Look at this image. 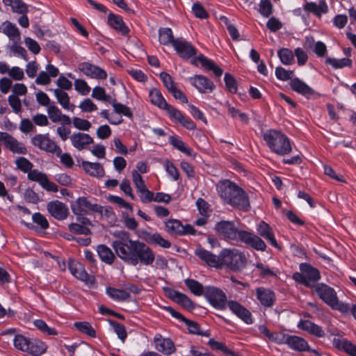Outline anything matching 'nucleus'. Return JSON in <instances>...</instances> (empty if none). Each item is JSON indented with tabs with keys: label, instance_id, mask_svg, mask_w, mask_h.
<instances>
[{
	"label": "nucleus",
	"instance_id": "nucleus-2",
	"mask_svg": "<svg viewBox=\"0 0 356 356\" xmlns=\"http://www.w3.org/2000/svg\"><path fill=\"white\" fill-rule=\"evenodd\" d=\"M219 196L229 205L243 211L250 210L249 196L236 183L229 179L221 181L217 186Z\"/></svg>",
	"mask_w": 356,
	"mask_h": 356
},
{
	"label": "nucleus",
	"instance_id": "nucleus-46",
	"mask_svg": "<svg viewBox=\"0 0 356 356\" xmlns=\"http://www.w3.org/2000/svg\"><path fill=\"white\" fill-rule=\"evenodd\" d=\"M2 1L6 6H10L14 13L24 14L28 12L26 3L22 0H2Z\"/></svg>",
	"mask_w": 356,
	"mask_h": 356
},
{
	"label": "nucleus",
	"instance_id": "nucleus-1",
	"mask_svg": "<svg viewBox=\"0 0 356 356\" xmlns=\"http://www.w3.org/2000/svg\"><path fill=\"white\" fill-rule=\"evenodd\" d=\"M118 240L112 243V247L118 257L129 265L136 266L140 263L151 266L155 260V253L147 243L139 240H132L130 234L121 232Z\"/></svg>",
	"mask_w": 356,
	"mask_h": 356
},
{
	"label": "nucleus",
	"instance_id": "nucleus-11",
	"mask_svg": "<svg viewBox=\"0 0 356 356\" xmlns=\"http://www.w3.org/2000/svg\"><path fill=\"white\" fill-rule=\"evenodd\" d=\"M163 309L168 312L172 316V317L179 320L180 322L185 323L190 334L205 337H208L209 335L207 331H202L201 330L198 323L188 319L172 307L165 306L163 307Z\"/></svg>",
	"mask_w": 356,
	"mask_h": 356
},
{
	"label": "nucleus",
	"instance_id": "nucleus-36",
	"mask_svg": "<svg viewBox=\"0 0 356 356\" xmlns=\"http://www.w3.org/2000/svg\"><path fill=\"white\" fill-rule=\"evenodd\" d=\"M98 256L102 261L106 264L111 265L113 264L115 256L111 248L106 245H99L97 247Z\"/></svg>",
	"mask_w": 356,
	"mask_h": 356
},
{
	"label": "nucleus",
	"instance_id": "nucleus-52",
	"mask_svg": "<svg viewBox=\"0 0 356 356\" xmlns=\"http://www.w3.org/2000/svg\"><path fill=\"white\" fill-rule=\"evenodd\" d=\"M224 81L226 89L232 94H236L238 90V83L233 75L225 73Z\"/></svg>",
	"mask_w": 356,
	"mask_h": 356
},
{
	"label": "nucleus",
	"instance_id": "nucleus-22",
	"mask_svg": "<svg viewBox=\"0 0 356 356\" xmlns=\"http://www.w3.org/2000/svg\"><path fill=\"white\" fill-rule=\"evenodd\" d=\"M79 69L85 75L92 79H106L107 78V73L104 69L88 62L80 63Z\"/></svg>",
	"mask_w": 356,
	"mask_h": 356
},
{
	"label": "nucleus",
	"instance_id": "nucleus-64",
	"mask_svg": "<svg viewBox=\"0 0 356 356\" xmlns=\"http://www.w3.org/2000/svg\"><path fill=\"white\" fill-rule=\"evenodd\" d=\"M190 356H213L203 346L191 345L189 350Z\"/></svg>",
	"mask_w": 356,
	"mask_h": 356
},
{
	"label": "nucleus",
	"instance_id": "nucleus-26",
	"mask_svg": "<svg viewBox=\"0 0 356 356\" xmlns=\"http://www.w3.org/2000/svg\"><path fill=\"white\" fill-rule=\"evenodd\" d=\"M143 238L147 244L159 245L163 248H169L171 247V243L163 238L161 234L158 232L151 233L146 230L142 231Z\"/></svg>",
	"mask_w": 356,
	"mask_h": 356
},
{
	"label": "nucleus",
	"instance_id": "nucleus-41",
	"mask_svg": "<svg viewBox=\"0 0 356 356\" xmlns=\"http://www.w3.org/2000/svg\"><path fill=\"white\" fill-rule=\"evenodd\" d=\"M5 147L15 154H26L28 152L26 146L22 143L19 142L12 135L8 140H7Z\"/></svg>",
	"mask_w": 356,
	"mask_h": 356
},
{
	"label": "nucleus",
	"instance_id": "nucleus-25",
	"mask_svg": "<svg viewBox=\"0 0 356 356\" xmlns=\"http://www.w3.org/2000/svg\"><path fill=\"white\" fill-rule=\"evenodd\" d=\"M107 22L108 26L120 33L122 35L127 36L129 35L130 29L125 24L120 15L110 12L108 15Z\"/></svg>",
	"mask_w": 356,
	"mask_h": 356
},
{
	"label": "nucleus",
	"instance_id": "nucleus-55",
	"mask_svg": "<svg viewBox=\"0 0 356 356\" xmlns=\"http://www.w3.org/2000/svg\"><path fill=\"white\" fill-rule=\"evenodd\" d=\"M259 13L264 17H269L273 13V5L270 0H261L259 3Z\"/></svg>",
	"mask_w": 356,
	"mask_h": 356
},
{
	"label": "nucleus",
	"instance_id": "nucleus-61",
	"mask_svg": "<svg viewBox=\"0 0 356 356\" xmlns=\"http://www.w3.org/2000/svg\"><path fill=\"white\" fill-rule=\"evenodd\" d=\"M176 302L185 309H188L189 310L195 309V304L193 300L184 293H181L180 294Z\"/></svg>",
	"mask_w": 356,
	"mask_h": 356
},
{
	"label": "nucleus",
	"instance_id": "nucleus-6",
	"mask_svg": "<svg viewBox=\"0 0 356 356\" xmlns=\"http://www.w3.org/2000/svg\"><path fill=\"white\" fill-rule=\"evenodd\" d=\"M214 229L223 238L236 242H239L241 233L244 232L238 228V222L234 220L218 222L215 225Z\"/></svg>",
	"mask_w": 356,
	"mask_h": 356
},
{
	"label": "nucleus",
	"instance_id": "nucleus-9",
	"mask_svg": "<svg viewBox=\"0 0 356 356\" xmlns=\"http://www.w3.org/2000/svg\"><path fill=\"white\" fill-rule=\"evenodd\" d=\"M33 146L38 147L46 152L56 154L59 156L62 152L61 148L49 137V134H38L31 138Z\"/></svg>",
	"mask_w": 356,
	"mask_h": 356
},
{
	"label": "nucleus",
	"instance_id": "nucleus-23",
	"mask_svg": "<svg viewBox=\"0 0 356 356\" xmlns=\"http://www.w3.org/2000/svg\"><path fill=\"white\" fill-rule=\"evenodd\" d=\"M257 232L258 235L266 240L273 247L280 250L281 247L279 245L273 232V228L265 221L261 220L257 225Z\"/></svg>",
	"mask_w": 356,
	"mask_h": 356
},
{
	"label": "nucleus",
	"instance_id": "nucleus-31",
	"mask_svg": "<svg viewBox=\"0 0 356 356\" xmlns=\"http://www.w3.org/2000/svg\"><path fill=\"white\" fill-rule=\"evenodd\" d=\"M299 268L304 273L305 279L309 283L315 284L321 279L319 270L309 263H301Z\"/></svg>",
	"mask_w": 356,
	"mask_h": 356
},
{
	"label": "nucleus",
	"instance_id": "nucleus-28",
	"mask_svg": "<svg viewBox=\"0 0 356 356\" xmlns=\"http://www.w3.org/2000/svg\"><path fill=\"white\" fill-rule=\"evenodd\" d=\"M195 254L208 266L220 268V254L217 256L209 250L200 248L196 249Z\"/></svg>",
	"mask_w": 356,
	"mask_h": 356
},
{
	"label": "nucleus",
	"instance_id": "nucleus-34",
	"mask_svg": "<svg viewBox=\"0 0 356 356\" xmlns=\"http://www.w3.org/2000/svg\"><path fill=\"white\" fill-rule=\"evenodd\" d=\"M149 98L150 102L160 109L165 110L169 105L158 88H153L149 90Z\"/></svg>",
	"mask_w": 356,
	"mask_h": 356
},
{
	"label": "nucleus",
	"instance_id": "nucleus-62",
	"mask_svg": "<svg viewBox=\"0 0 356 356\" xmlns=\"http://www.w3.org/2000/svg\"><path fill=\"white\" fill-rule=\"evenodd\" d=\"M75 90L82 95H86L89 93L90 88L86 81L83 79H76L74 81Z\"/></svg>",
	"mask_w": 356,
	"mask_h": 356
},
{
	"label": "nucleus",
	"instance_id": "nucleus-35",
	"mask_svg": "<svg viewBox=\"0 0 356 356\" xmlns=\"http://www.w3.org/2000/svg\"><path fill=\"white\" fill-rule=\"evenodd\" d=\"M46 350L47 346L44 342L37 339H31L26 353L32 356H40Z\"/></svg>",
	"mask_w": 356,
	"mask_h": 356
},
{
	"label": "nucleus",
	"instance_id": "nucleus-24",
	"mask_svg": "<svg viewBox=\"0 0 356 356\" xmlns=\"http://www.w3.org/2000/svg\"><path fill=\"white\" fill-rule=\"evenodd\" d=\"M297 327L298 329L318 338L324 337L325 335L322 327L309 320L300 319L298 323Z\"/></svg>",
	"mask_w": 356,
	"mask_h": 356
},
{
	"label": "nucleus",
	"instance_id": "nucleus-39",
	"mask_svg": "<svg viewBox=\"0 0 356 356\" xmlns=\"http://www.w3.org/2000/svg\"><path fill=\"white\" fill-rule=\"evenodd\" d=\"M159 40L160 44L165 46L171 45L175 42L172 31L168 27H161L159 29Z\"/></svg>",
	"mask_w": 356,
	"mask_h": 356
},
{
	"label": "nucleus",
	"instance_id": "nucleus-14",
	"mask_svg": "<svg viewBox=\"0 0 356 356\" xmlns=\"http://www.w3.org/2000/svg\"><path fill=\"white\" fill-rule=\"evenodd\" d=\"M68 269L70 273L77 280L90 285L95 284V277L93 275H90L86 270L84 266L80 262L70 259Z\"/></svg>",
	"mask_w": 356,
	"mask_h": 356
},
{
	"label": "nucleus",
	"instance_id": "nucleus-43",
	"mask_svg": "<svg viewBox=\"0 0 356 356\" xmlns=\"http://www.w3.org/2000/svg\"><path fill=\"white\" fill-rule=\"evenodd\" d=\"M54 93L58 102L63 108L71 111H74L75 106L74 104H70V97L66 92L60 89H54Z\"/></svg>",
	"mask_w": 356,
	"mask_h": 356
},
{
	"label": "nucleus",
	"instance_id": "nucleus-15",
	"mask_svg": "<svg viewBox=\"0 0 356 356\" xmlns=\"http://www.w3.org/2000/svg\"><path fill=\"white\" fill-rule=\"evenodd\" d=\"M314 289L318 298L330 307H333L335 301L337 300L338 296L336 291L329 285L325 283H317L314 284Z\"/></svg>",
	"mask_w": 356,
	"mask_h": 356
},
{
	"label": "nucleus",
	"instance_id": "nucleus-3",
	"mask_svg": "<svg viewBox=\"0 0 356 356\" xmlns=\"http://www.w3.org/2000/svg\"><path fill=\"white\" fill-rule=\"evenodd\" d=\"M263 140L270 150L279 156L289 155L292 152L289 138L282 131L277 129H267L262 134Z\"/></svg>",
	"mask_w": 356,
	"mask_h": 356
},
{
	"label": "nucleus",
	"instance_id": "nucleus-44",
	"mask_svg": "<svg viewBox=\"0 0 356 356\" xmlns=\"http://www.w3.org/2000/svg\"><path fill=\"white\" fill-rule=\"evenodd\" d=\"M199 62L201 63L202 67H205L208 70L212 71L216 77H220L222 76L223 73L222 69L217 66L212 60L208 58L202 54H200Z\"/></svg>",
	"mask_w": 356,
	"mask_h": 356
},
{
	"label": "nucleus",
	"instance_id": "nucleus-10",
	"mask_svg": "<svg viewBox=\"0 0 356 356\" xmlns=\"http://www.w3.org/2000/svg\"><path fill=\"white\" fill-rule=\"evenodd\" d=\"M165 231L172 236L195 235L196 230L191 225H184L179 220L168 219L164 222Z\"/></svg>",
	"mask_w": 356,
	"mask_h": 356
},
{
	"label": "nucleus",
	"instance_id": "nucleus-48",
	"mask_svg": "<svg viewBox=\"0 0 356 356\" xmlns=\"http://www.w3.org/2000/svg\"><path fill=\"white\" fill-rule=\"evenodd\" d=\"M108 321L118 335V339L124 343L127 338V332L125 326L111 319H108Z\"/></svg>",
	"mask_w": 356,
	"mask_h": 356
},
{
	"label": "nucleus",
	"instance_id": "nucleus-18",
	"mask_svg": "<svg viewBox=\"0 0 356 356\" xmlns=\"http://www.w3.org/2000/svg\"><path fill=\"white\" fill-rule=\"evenodd\" d=\"M239 242L243 243L248 247H250L257 251L263 252L266 249V244L259 235L245 230L241 233Z\"/></svg>",
	"mask_w": 356,
	"mask_h": 356
},
{
	"label": "nucleus",
	"instance_id": "nucleus-38",
	"mask_svg": "<svg viewBox=\"0 0 356 356\" xmlns=\"http://www.w3.org/2000/svg\"><path fill=\"white\" fill-rule=\"evenodd\" d=\"M169 143L175 149L185 154L187 156H192V149L186 145L179 136H170Z\"/></svg>",
	"mask_w": 356,
	"mask_h": 356
},
{
	"label": "nucleus",
	"instance_id": "nucleus-29",
	"mask_svg": "<svg viewBox=\"0 0 356 356\" xmlns=\"http://www.w3.org/2000/svg\"><path fill=\"white\" fill-rule=\"evenodd\" d=\"M72 145L79 150L86 148L88 145L94 143L93 138L88 134L74 133L70 137Z\"/></svg>",
	"mask_w": 356,
	"mask_h": 356
},
{
	"label": "nucleus",
	"instance_id": "nucleus-50",
	"mask_svg": "<svg viewBox=\"0 0 356 356\" xmlns=\"http://www.w3.org/2000/svg\"><path fill=\"white\" fill-rule=\"evenodd\" d=\"M277 56L282 63L285 65L292 64L294 59L293 51L288 48H282L278 50Z\"/></svg>",
	"mask_w": 356,
	"mask_h": 356
},
{
	"label": "nucleus",
	"instance_id": "nucleus-17",
	"mask_svg": "<svg viewBox=\"0 0 356 356\" xmlns=\"http://www.w3.org/2000/svg\"><path fill=\"white\" fill-rule=\"evenodd\" d=\"M255 296L260 305L265 308H271L276 302V294L270 288L264 286L256 288Z\"/></svg>",
	"mask_w": 356,
	"mask_h": 356
},
{
	"label": "nucleus",
	"instance_id": "nucleus-20",
	"mask_svg": "<svg viewBox=\"0 0 356 356\" xmlns=\"http://www.w3.org/2000/svg\"><path fill=\"white\" fill-rule=\"evenodd\" d=\"M228 307L233 314L245 323L251 325L254 323V318L251 312L238 302L229 300L228 302Z\"/></svg>",
	"mask_w": 356,
	"mask_h": 356
},
{
	"label": "nucleus",
	"instance_id": "nucleus-13",
	"mask_svg": "<svg viewBox=\"0 0 356 356\" xmlns=\"http://www.w3.org/2000/svg\"><path fill=\"white\" fill-rule=\"evenodd\" d=\"M164 111H166L172 121L179 123L185 129L190 131H193L196 129V124L185 113L173 106L169 104Z\"/></svg>",
	"mask_w": 356,
	"mask_h": 356
},
{
	"label": "nucleus",
	"instance_id": "nucleus-12",
	"mask_svg": "<svg viewBox=\"0 0 356 356\" xmlns=\"http://www.w3.org/2000/svg\"><path fill=\"white\" fill-rule=\"evenodd\" d=\"M283 343H286L288 347L296 352H308L319 355L317 350L311 348L308 341L302 337L298 335H286Z\"/></svg>",
	"mask_w": 356,
	"mask_h": 356
},
{
	"label": "nucleus",
	"instance_id": "nucleus-8",
	"mask_svg": "<svg viewBox=\"0 0 356 356\" xmlns=\"http://www.w3.org/2000/svg\"><path fill=\"white\" fill-rule=\"evenodd\" d=\"M71 209L76 216H84L92 212L103 214V207L91 203L86 197H78L74 202L72 203Z\"/></svg>",
	"mask_w": 356,
	"mask_h": 356
},
{
	"label": "nucleus",
	"instance_id": "nucleus-51",
	"mask_svg": "<svg viewBox=\"0 0 356 356\" xmlns=\"http://www.w3.org/2000/svg\"><path fill=\"white\" fill-rule=\"evenodd\" d=\"M31 338L26 337L22 334H16L13 339V343L17 350L26 352Z\"/></svg>",
	"mask_w": 356,
	"mask_h": 356
},
{
	"label": "nucleus",
	"instance_id": "nucleus-5",
	"mask_svg": "<svg viewBox=\"0 0 356 356\" xmlns=\"http://www.w3.org/2000/svg\"><path fill=\"white\" fill-rule=\"evenodd\" d=\"M246 261L245 254L237 249H223L220 252V268L225 266L232 271H241Z\"/></svg>",
	"mask_w": 356,
	"mask_h": 356
},
{
	"label": "nucleus",
	"instance_id": "nucleus-53",
	"mask_svg": "<svg viewBox=\"0 0 356 356\" xmlns=\"http://www.w3.org/2000/svg\"><path fill=\"white\" fill-rule=\"evenodd\" d=\"M255 268L259 271V276L261 278H268L275 276V273L270 268L261 262H257L255 265Z\"/></svg>",
	"mask_w": 356,
	"mask_h": 356
},
{
	"label": "nucleus",
	"instance_id": "nucleus-63",
	"mask_svg": "<svg viewBox=\"0 0 356 356\" xmlns=\"http://www.w3.org/2000/svg\"><path fill=\"white\" fill-rule=\"evenodd\" d=\"M196 205L199 213L202 216H209L210 210L209 204L202 198H198L196 201Z\"/></svg>",
	"mask_w": 356,
	"mask_h": 356
},
{
	"label": "nucleus",
	"instance_id": "nucleus-40",
	"mask_svg": "<svg viewBox=\"0 0 356 356\" xmlns=\"http://www.w3.org/2000/svg\"><path fill=\"white\" fill-rule=\"evenodd\" d=\"M184 284L191 293L196 296H204L206 286H204L200 282L194 279L187 278L184 280Z\"/></svg>",
	"mask_w": 356,
	"mask_h": 356
},
{
	"label": "nucleus",
	"instance_id": "nucleus-56",
	"mask_svg": "<svg viewBox=\"0 0 356 356\" xmlns=\"http://www.w3.org/2000/svg\"><path fill=\"white\" fill-rule=\"evenodd\" d=\"M192 11L194 15L202 19L209 17V13L200 2H195L192 6Z\"/></svg>",
	"mask_w": 356,
	"mask_h": 356
},
{
	"label": "nucleus",
	"instance_id": "nucleus-27",
	"mask_svg": "<svg viewBox=\"0 0 356 356\" xmlns=\"http://www.w3.org/2000/svg\"><path fill=\"white\" fill-rule=\"evenodd\" d=\"M155 348L165 355H170L176 350L174 342L170 338L154 337Z\"/></svg>",
	"mask_w": 356,
	"mask_h": 356
},
{
	"label": "nucleus",
	"instance_id": "nucleus-42",
	"mask_svg": "<svg viewBox=\"0 0 356 356\" xmlns=\"http://www.w3.org/2000/svg\"><path fill=\"white\" fill-rule=\"evenodd\" d=\"M106 294L115 301H125L130 297V293L124 289H118L111 286L106 288Z\"/></svg>",
	"mask_w": 356,
	"mask_h": 356
},
{
	"label": "nucleus",
	"instance_id": "nucleus-21",
	"mask_svg": "<svg viewBox=\"0 0 356 356\" xmlns=\"http://www.w3.org/2000/svg\"><path fill=\"white\" fill-rule=\"evenodd\" d=\"M47 209L49 214L58 220H65L69 213L67 205L58 200H52L47 203Z\"/></svg>",
	"mask_w": 356,
	"mask_h": 356
},
{
	"label": "nucleus",
	"instance_id": "nucleus-33",
	"mask_svg": "<svg viewBox=\"0 0 356 356\" xmlns=\"http://www.w3.org/2000/svg\"><path fill=\"white\" fill-rule=\"evenodd\" d=\"M305 11L311 13L318 17H321L323 13H327L328 6L324 0L320 1L319 4L314 2H306L303 6Z\"/></svg>",
	"mask_w": 356,
	"mask_h": 356
},
{
	"label": "nucleus",
	"instance_id": "nucleus-49",
	"mask_svg": "<svg viewBox=\"0 0 356 356\" xmlns=\"http://www.w3.org/2000/svg\"><path fill=\"white\" fill-rule=\"evenodd\" d=\"M74 327L79 332L87 334L88 336L90 337H96V331L92 327V325L86 321H82V322H75L74 323Z\"/></svg>",
	"mask_w": 356,
	"mask_h": 356
},
{
	"label": "nucleus",
	"instance_id": "nucleus-37",
	"mask_svg": "<svg viewBox=\"0 0 356 356\" xmlns=\"http://www.w3.org/2000/svg\"><path fill=\"white\" fill-rule=\"evenodd\" d=\"M2 32L6 35L10 40H13L14 43H17L20 40V32L15 24L9 21H6L3 23Z\"/></svg>",
	"mask_w": 356,
	"mask_h": 356
},
{
	"label": "nucleus",
	"instance_id": "nucleus-32",
	"mask_svg": "<svg viewBox=\"0 0 356 356\" xmlns=\"http://www.w3.org/2000/svg\"><path fill=\"white\" fill-rule=\"evenodd\" d=\"M81 167L88 175L95 177H102L104 175V169L99 163H92L87 161L81 162Z\"/></svg>",
	"mask_w": 356,
	"mask_h": 356
},
{
	"label": "nucleus",
	"instance_id": "nucleus-19",
	"mask_svg": "<svg viewBox=\"0 0 356 356\" xmlns=\"http://www.w3.org/2000/svg\"><path fill=\"white\" fill-rule=\"evenodd\" d=\"M188 79L191 84L200 93H210L216 88L213 81L203 75L196 74Z\"/></svg>",
	"mask_w": 356,
	"mask_h": 356
},
{
	"label": "nucleus",
	"instance_id": "nucleus-47",
	"mask_svg": "<svg viewBox=\"0 0 356 356\" xmlns=\"http://www.w3.org/2000/svg\"><path fill=\"white\" fill-rule=\"evenodd\" d=\"M111 105L113 107L114 112L117 114L125 116L128 118H133V113L129 107L127 106L117 102L116 99H113L111 102Z\"/></svg>",
	"mask_w": 356,
	"mask_h": 356
},
{
	"label": "nucleus",
	"instance_id": "nucleus-16",
	"mask_svg": "<svg viewBox=\"0 0 356 356\" xmlns=\"http://www.w3.org/2000/svg\"><path fill=\"white\" fill-rule=\"evenodd\" d=\"M172 47L177 55L184 60H188L197 54V49L183 38H176L175 42L172 44Z\"/></svg>",
	"mask_w": 356,
	"mask_h": 356
},
{
	"label": "nucleus",
	"instance_id": "nucleus-54",
	"mask_svg": "<svg viewBox=\"0 0 356 356\" xmlns=\"http://www.w3.org/2000/svg\"><path fill=\"white\" fill-rule=\"evenodd\" d=\"M17 168L24 173H28L33 168V163L26 158L20 156L15 160Z\"/></svg>",
	"mask_w": 356,
	"mask_h": 356
},
{
	"label": "nucleus",
	"instance_id": "nucleus-60",
	"mask_svg": "<svg viewBox=\"0 0 356 356\" xmlns=\"http://www.w3.org/2000/svg\"><path fill=\"white\" fill-rule=\"evenodd\" d=\"M159 78L168 92L177 87L172 77L168 73L165 72H161Z\"/></svg>",
	"mask_w": 356,
	"mask_h": 356
},
{
	"label": "nucleus",
	"instance_id": "nucleus-59",
	"mask_svg": "<svg viewBox=\"0 0 356 356\" xmlns=\"http://www.w3.org/2000/svg\"><path fill=\"white\" fill-rule=\"evenodd\" d=\"M32 220L34 223L37 224L42 229H47L49 227V222L46 217L40 212L33 213L32 216Z\"/></svg>",
	"mask_w": 356,
	"mask_h": 356
},
{
	"label": "nucleus",
	"instance_id": "nucleus-7",
	"mask_svg": "<svg viewBox=\"0 0 356 356\" xmlns=\"http://www.w3.org/2000/svg\"><path fill=\"white\" fill-rule=\"evenodd\" d=\"M204 297L216 309L224 310L226 305H228L229 301H227L226 293L221 289L216 286H206V292Z\"/></svg>",
	"mask_w": 356,
	"mask_h": 356
},
{
	"label": "nucleus",
	"instance_id": "nucleus-30",
	"mask_svg": "<svg viewBox=\"0 0 356 356\" xmlns=\"http://www.w3.org/2000/svg\"><path fill=\"white\" fill-rule=\"evenodd\" d=\"M333 346L338 350L343 351L350 356H356V345L346 338H336L332 339Z\"/></svg>",
	"mask_w": 356,
	"mask_h": 356
},
{
	"label": "nucleus",
	"instance_id": "nucleus-57",
	"mask_svg": "<svg viewBox=\"0 0 356 356\" xmlns=\"http://www.w3.org/2000/svg\"><path fill=\"white\" fill-rule=\"evenodd\" d=\"M108 200L111 202L118 204L120 208L127 209L131 212L133 211L132 204L126 202L123 198L119 196L110 195L108 197Z\"/></svg>",
	"mask_w": 356,
	"mask_h": 356
},
{
	"label": "nucleus",
	"instance_id": "nucleus-58",
	"mask_svg": "<svg viewBox=\"0 0 356 356\" xmlns=\"http://www.w3.org/2000/svg\"><path fill=\"white\" fill-rule=\"evenodd\" d=\"M334 310H337L341 314L346 315L352 313V306L349 303L340 302L339 298L334 302L333 307H331Z\"/></svg>",
	"mask_w": 356,
	"mask_h": 356
},
{
	"label": "nucleus",
	"instance_id": "nucleus-4",
	"mask_svg": "<svg viewBox=\"0 0 356 356\" xmlns=\"http://www.w3.org/2000/svg\"><path fill=\"white\" fill-rule=\"evenodd\" d=\"M275 74V76L279 80L284 81L291 80V88L293 91L307 98H309L310 97L314 95V94L316 93L315 90L313 88H312L309 86H308L306 83L300 80L299 78H293L294 73L293 71L292 70H286L284 67L279 66L276 67Z\"/></svg>",
	"mask_w": 356,
	"mask_h": 356
},
{
	"label": "nucleus",
	"instance_id": "nucleus-45",
	"mask_svg": "<svg viewBox=\"0 0 356 356\" xmlns=\"http://www.w3.org/2000/svg\"><path fill=\"white\" fill-rule=\"evenodd\" d=\"M325 63L331 65L334 69H342L345 67H351L353 64V60L348 58H335L327 57L325 59Z\"/></svg>",
	"mask_w": 356,
	"mask_h": 356
}]
</instances>
